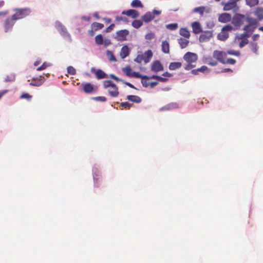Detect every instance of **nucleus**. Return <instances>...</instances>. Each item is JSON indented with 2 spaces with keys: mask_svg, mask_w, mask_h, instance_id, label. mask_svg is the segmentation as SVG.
<instances>
[{
  "mask_svg": "<svg viewBox=\"0 0 263 263\" xmlns=\"http://www.w3.org/2000/svg\"><path fill=\"white\" fill-rule=\"evenodd\" d=\"M114 26L115 25L114 24H110L108 27L106 28L105 31L106 32H109L111 31L113 29Z\"/></svg>",
  "mask_w": 263,
  "mask_h": 263,
  "instance_id": "13d9d810",
  "label": "nucleus"
},
{
  "mask_svg": "<svg viewBox=\"0 0 263 263\" xmlns=\"http://www.w3.org/2000/svg\"><path fill=\"white\" fill-rule=\"evenodd\" d=\"M141 83L142 85L145 87H147L149 86V83H147L146 81H144L143 79L142 80Z\"/></svg>",
  "mask_w": 263,
  "mask_h": 263,
  "instance_id": "e2e57ef3",
  "label": "nucleus"
},
{
  "mask_svg": "<svg viewBox=\"0 0 263 263\" xmlns=\"http://www.w3.org/2000/svg\"><path fill=\"white\" fill-rule=\"evenodd\" d=\"M249 43L248 40H242L241 41V42L239 43V47L240 48H242L245 45L248 44Z\"/></svg>",
  "mask_w": 263,
  "mask_h": 263,
  "instance_id": "3c124183",
  "label": "nucleus"
},
{
  "mask_svg": "<svg viewBox=\"0 0 263 263\" xmlns=\"http://www.w3.org/2000/svg\"><path fill=\"white\" fill-rule=\"evenodd\" d=\"M177 27L178 24L177 23L170 24L166 25V28L171 30L176 29Z\"/></svg>",
  "mask_w": 263,
  "mask_h": 263,
  "instance_id": "ea45409f",
  "label": "nucleus"
},
{
  "mask_svg": "<svg viewBox=\"0 0 263 263\" xmlns=\"http://www.w3.org/2000/svg\"><path fill=\"white\" fill-rule=\"evenodd\" d=\"M161 49L164 53H168L170 52V45L167 41H164L162 42Z\"/></svg>",
  "mask_w": 263,
  "mask_h": 263,
  "instance_id": "b1692460",
  "label": "nucleus"
},
{
  "mask_svg": "<svg viewBox=\"0 0 263 263\" xmlns=\"http://www.w3.org/2000/svg\"><path fill=\"white\" fill-rule=\"evenodd\" d=\"M127 99L133 102L140 103L142 101V99L138 96L128 95L127 96Z\"/></svg>",
  "mask_w": 263,
  "mask_h": 263,
  "instance_id": "5701e85b",
  "label": "nucleus"
},
{
  "mask_svg": "<svg viewBox=\"0 0 263 263\" xmlns=\"http://www.w3.org/2000/svg\"><path fill=\"white\" fill-rule=\"evenodd\" d=\"M15 79V75L13 74H10V75H8L6 77V78H5V81L6 82H11L14 81Z\"/></svg>",
  "mask_w": 263,
  "mask_h": 263,
  "instance_id": "58836bf2",
  "label": "nucleus"
},
{
  "mask_svg": "<svg viewBox=\"0 0 263 263\" xmlns=\"http://www.w3.org/2000/svg\"><path fill=\"white\" fill-rule=\"evenodd\" d=\"M151 69L154 72H158L163 70V67L160 61H156L153 62Z\"/></svg>",
  "mask_w": 263,
  "mask_h": 263,
  "instance_id": "f3484780",
  "label": "nucleus"
},
{
  "mask_svg": "<svg viewBox=\"0 0 263 263\" xmlns=\"http://www.w3.org/2000/svg\"><path fill=\"white\" fill-rule=\"evenodd\" d=\"M95 100L101 101V102H105L106 101V98L105 97H97L94 98Z\"/></svg>",
  "mask_w": 263,
  "mask_h": 263,
  "instance_id": "6e6d98bb",
  "label": "nucleus"
},
{
  "mask_svg": "<svg viewBox=\"0 0 263 263\" xmlns=\"http://www.w3.org/2000/svg\"><path fill=\"white\" fill-rule=\"evenodd\" d=\"M131 6L133 7H142L143 5L140 0H134L131 3Z\"/></svg>",
  "mask_w": 263,
  "mask_h": 263,
  "instance_id": "c756f323",
  "label": "nucleus"
},
{
  "mask_svg": "<svg viewBox=\"0 0 263 263\" xmlns=\"http://www.w3.org/2000/svg\"><path fill=\"white\" fill-rule=\"evenodd\" d=\"M55 27L59 33L67 41H71L70 35L67 32L66 28L60 22L55 23Z\"/></svg>",
  "mask_w": 263,
  "mask_h": 263,
  "instance_id": "20e7f679",
  "label": "nucleus"
},
{
  "mask_svg": "<svg viewBox=\"0 0 263 263\" xmlns=\"http://www.w3.org/2000/svg\"><path fill=\"white\" fill-rule=\"evenodd\" d=\"M245 16L240 14H236L232 19V23L236 26H240L243 24Z\"/></svg>",
  "mask_w": 263,
  "mask_h": 263,
  "instance_id": "6e6552de",
  "label": "nucleus"
},
{
  "mask_svg": "<svg viewBox=\"0 0 263 263\" xmlns=\"http://www.w3.org/2000/svg\"><path fill=\"white\" fill-rule=\"evenodd\" d=\"M123 72L128 77H131L132 73V69L129 66H126L123 69Z\"/></svg>",
  "mask_w": 263,
  "mask_h": 263,
  "instance_id": "e433bc0d",
  "label": "nucleus"
},
{
  "mask_svg": "<svg viewBox=\"0 0 263 263\" xmlns=\"http://www.w3.org/2000/svg\"><path fill=\"white\" fill-rule=\"evenodd\" d=\"M182 36L186 39H189L190 36V32L186 28H182Z\"/></svg>",
  "mask_w": 263,
  "mask_h": 263,
  "instance_id": "c9c22d12",
  "label": "nucleus"
},
{
  "mask_svg": "<svg viewBox=\"0 0 263 263\" xmlns=\"http://www.w3.org/2000/svg\"><path fill=\"white\" fill-rule=\"evenodd\" d=\"M95 31H95V30H94V29H93L91 28V30H89V31H88V33H89V34L90 36H93V35H95Z\"/></svg>",
  "mask_w": 263,
  "mask_h": 263,
  "instance_id": "69168bd1",
  "label": "nucleus"
},
{
  "mask_svg": "<svg viewBox=\"0 0 263 263\" xmlns=\"http://www.w3.org/2000/svg\"><path fill=\"white\" fill-rule=\"evenodd\" d=\"M116 21L117 22L123 21V22H127V18L125 17H122L120 16H117L116 17Z\"/></svg>",
  "mask_w": 263,
  "mask_h": 263,
  "instance_id": "09e8293b",
  "label": "nucleus"
},
{
  "mask_svg": "<svg viewBox=\"0 0 263 263\" xmlns=\"http://www.w3.org/2000/svg\"><path fill=\"white\" fill-rule=\"evenodd\" d=\"M129 34V31L126 29L121 30L116 32V39L119 41L126 40V36Z\"/></svg>",
  "mask_w": 263,
  "mask_h": 263,
  "instance_id": "1a4fd4ad",
  "label": "nucleus"
},
{
  "mask_svg": "<svg viewBox=\"0 0 263 263\" xmlns=\"http://www.w3.org/2000/svg\"><path fill=\"white\" fill-rule=\"evenodd\" d=\"M82 85L83 86V91L86 93H90L93 91V86L89 83H85L82 84Z\"/></svg>",
  "mask_w": 263,
  "mask_h": 263,
  "instance_id": "6ab92c4d",
  "label": "nucleus"
},
{
  "mask_svg": "<svg viewBox=\"0 0 263 263\" xmlns=\"http://www.w3.org/2000/svg\"><path fill=\"white\" fill-rule=\"evenodd\" d=\"M226 55V53L217 50L214 51L213 54V57L222 64L224 63Z\"/></svg>",
  "mask_w": 263,
  "mask_h": 263,
  "instance_id": "9d476101",
  "label": "nucleus"
},
{
  "mask_svg": "<svg viewBox=\"0 0 263 263\" xmlns=\"http://www.w3.org/2000/svg\"><path fill=\"white\" fill-rule=\"evenodd\" d=\"M229 54V55H235L237 57H239L240 55V52L238 50H234L232 49L229 50L227 51L226 54Z\"/></svg>",
  "mask_w": 263,
  "mask_h": 263,
  "instance_id": "f704fd0d",
  "label": "nucleus"
},
{
  "mask_svg": "<svg viewBox=\"0 0 263 263\" xmlns=\"http://www.w3.org/2000/svg\"><path fill=\"white\" fill-rule=\"evenodd\" d=\"M228 37L229 33L226 31H222V30L221 31L218 33L217 35L218 39L222 41L226 40Z\"/></svg>",
  "mask_w": 263,
  "mask_h": 263,
  "instance_id": "393cba45",
  "label": "nucleus"
},
{
  "mask_svg": "<svg viewBox=\"0 0 263 263\" xmlns=\"http://www.w3.org/2000/svg\"><path fill=\"white\" fill-rule=\"evenodd\" d=\"M208 64L212 66H216L217 64V61L210 59V60L208 61Z\"/></svg>",
  "mask_w": 263,
  "mask_h": 263,
  "instance_id": "5fc2aeb1",
  "label": "nucleus"
},
{
  "mask_svg": "<svg viewBox=\"0 0 263 263\" xmlns=\"http://www.w3.org/2000/svg\"><path fill=\"white\" fill-rule=\"evenodd\" d=\"M183 59L187 63L184 67V69L186 70H190L195 67V65L193 64L197 61L198 56L195 53L188 52L184 55Z\"/></svg>",
  "mask_w": 263,
  "mask_h": 263,
  "instance_id": "f257e3e1",
  "label": "nucleus"
},
{
  "mask_svg": "<svg viewBox=\"0 0 263 263\" xmlns=\"http://www.w3.org/2000/svg\"><path fill=\"white\" fill-rule=\"evenodd\" d=\"M158 84V83L157 82H152L149 83V86H151V87L153 88L155 87V86L157 85Z\"/></svg>",
  "mask_w": 263,
  "mask_h": 263,
  "instance_id": "0e129e2a",
  "label": "nucleus"
},
{
  "mask_svg": "<svg viewBox=\"0 0 263 263\" xmlns=\"http://www.w3.org/2000/svg\"><path fill=\"white\" fill-rule=\"evenodd\" d=\"M131 77H135L137 78H141L142 79H149V78L147 76H142L138 72H132V74Z\"/></svg>",
  "mask_w": 263,
  "mask_h": 263,
  "instance_id": "473e14b6",
  "label": "nucleus"
},
{
  "mask_svg": "<svg viewBox=\"0 0 263 263\" xmlns=\"http://www.w3.org/2000/svg\"><path fill=\"white\" fill-rule=\"evenodd\" d=\"M110 77L111 79H114V80H116V81H121V82H123V80L119 79V78H118L117 77H116L115 75H114V74H110Z\"/></svg>",
  "mask_w": 263,
  "mask_h": 263,
  "instance_id": "bf43d9fd",
  "label": "nucleus"
},
{
  "mask_svg": "<svg viewBox=\"0 0 263 263\" xmlns=\"http://www.w3.org/2000/svg\"><path fill=\"white\" fill-rule=\"evenodd\" d=\"M246 4L250 7H254L258 5L259 3L258 0H246Z\"/></svg>",
  "mask_w": 263,
  "mask_h": 263,
  "instance_id": "2f4dec72",
  "label": "nucleus"
},
{
  "mask_svg": "<svg viewBox=\"0 0 263 263\" xmlns=\"http://www.w3.org/2000/svg\"><path fill=\"white\" fill-rule=\"evenodd\" d=\"M155 37V34L153 32H148L145 35V39L148 42L151 41Z\"/></svg>",
  "mask_w": 263,
  "mask_h": 263,
  "instance_id": "a19ab883",
  "label": "nucleus"
},
{
  "mask_svg": "<svg viewBox=\"0 0 263 263\" xmlns=\"http://www.w3.org/2000/svg\"><path fill=\"white\" fill-rule=\"evenodd\" d=\"M250 34H248L247 33H246V32H244L243 33H242L238 37V38L239 39H240L241 40H248L247 38V37H249L250 36Z\"/></svg>",
  "mask_w": 263,
  "mask_h": 263,
  "instance_id": "a18cd8bd",
  "label": "nucleus"
},
{
  "mask_svg": "<svg viewBox=\"0 0 263 263\" xmlns=\"http://www.w3.org/2000/svg\"><path fill=\"white\" fill-rule=\"evenodd\" d=\"M104 45L107 46L111 44V42L109 39H105L104 42Z\"/></svg>",
  "mask_w": 263,
  "mask_h": 263,
  "instance_id": "680f3d73",
  "label": "nucleus"
},
{
  "mask_svg": "<svg viewBox=\"0 0 263 263\" xmlns=\"http://www.w3.org/2000/svg\"><path fill=\"white\" fill-rule=\"evenodd\" d=\"M49 66H50V65L49 64H48L46 62H44L41 66H40V67H39L36 68V70L41 71V70H44V69H46L47 67H48Z\"/></svg>",
  "mask_w": 263,
  "mask_h": 263,
  "instance_id": "37998d69",
  "label": "nucleus"
},
{
  "mask_svg": "<svg viewBox=\"0 0 263 263\" xmlns=\"http://www.w3.org/2000/svg\"><path fill=\"white\" fill-rule=\"evenodd\" d=\"M249 47L250 49L255 54H258V45L256 42H251L249 44Z\"/></svg>",
  "mask_w": 263,
  "mask_h": 263,
  "instance_id": "a878e982",
  "label": "nucleus"
},
{
  "mask_svg": "<svg viewBox=\"0 0 263 263\" xmlns=\"http://www.w3.org/2000/svg\"><path fill=\"white\" fill-rule=\"evenodd\" d=\"M107 55L108 56L109 60L110 61H114V62L116 61V59L115 56L114 55L113 53L111 51L107 50Z\"/></svg>",
  "mask_w": 263,
  "mask_h": 263,
  "instance_id": "4c0bfd02",
  "label": "nucleus"
},
{
  "mask_svg": "<svg viewBox=\"0 0 263 263\" xmlns=\"http://www.w3.org/2000/svg\"><path fill=\"white\" fill-rule=\"evenodd\" d=\"M248 22L249 24L244 27L243 30L251 35L257 27V22L255 19L252 18H248Z\"/></svg>",
  "mask_w": 263,
  "mask_h": 263,
  "instance_id": "39448f33",
  "label": "nucleus"
},
{
  "mask_svg": "<svg viewBox=\"0 0 263 263\" xmlns=\"http://www.w3.org/2000/svg\"><path fill=\"white\" fill-rule=\"evenodd\" d=\"M236 61L235 59L229 58L227 60H224V63H223V64H229L231 65H234L236 63Z\"/></svg>",
  "mask_w": 263,
  "mask_h": 263,
  "instance_id": "c03bdc74",
  "label": "nucleus"
},
{
  "mask_svg": "<svg viewBox=\"0 0 263 263\" xmlns=\"http://www.w3.org/2000/svg\"><path fill=\"white\" fill-rule=\"evenodd\" d=\"M259 37V35L258 34H255L252 36V39L254 41L257 40Z\"/></svg>",
  "mask_w": 263,
  "mask_h": 263,
  "instance_id": "774afa93",
  "label": "nucleus"
},
{
  "mask_svg": "<svg viewBox=\"0 0 263 263\" xmlns=\"http://www.w3.org/2000/svg\"><path fill=\"white\" fill-rule=\"evenodd\" d=\"M45 79L43 77L40 76V78H32V82L30 83V86L39 87L42 85L44 83Z\"/></svg>",
  "mask_w": 263,
  "mask_h": 263,
  "instance_id": "ddd939ff",
  "label": "nucleus"
},
{
  "mask_svg": "<svg viewBox=\"0 0 263 263\" xmlns=\"http://www.w3.org/2000/svg\"><path fill=\"white\" fill-rule=\"evenodd\" d=\"M122 14L126 15L128 16H131L133 18H137L139 16V12L134 9H129L126 11H123Z\"/></svg>",
  "mask_w": 263,
  "mask_h": 263,
  "instance_id": "4468645a",
  "label": "nucleus"
},
{
  "mask_svg": "<svg viewBox=\"0 0 263 263\" xmlns=\"http://www.w3.org/2000/svg\"><path fill=\"white\" fill-rule=\"evenodd\" d=\"M125 85H126L127 86H128V87L132 88H133V89H136V88L131 83H129V82H124L123 81V82Z\"/></svg>",
  "mask_w": 263,
  "mask_h": 263,
  "instance_id": "052dcab7",
  "label": "nucleus"
},
{
  "mask_svg": "<svg viewBox=\"0 0 263 263\" xmlns=\"http://www.w3.org/2000/svg\"><path fill=\"white\" fill-rule=\"evenodd\" d=\"M193 32L195 34H199L202 32V29L200 24L198 22H194L191 24Z\"/></svg>",
  "mask_w": 263,
  "mask_h": 263,
  "instance_id": "2eb2a0df",
  "label": "nucleus"
},
{
  "mask_svg": "<svg viewBox=\"0 0 263 263\" xmlns=\"http://www.w3.org/2000/svg\"><path fill=\"white\" fill-rule=\"evenodd\" d=\"M121 105L122 107L127 109H129L132 106V104L127 102L121 103Z\"/></svg>",
  "mask_w": 263,
  "mask_h": 263,
  "instance_id": "de8ad7c7",
  "label": "nucleus"
},
{
  "mask_svg": "<svg viewBox=\"0 0 263 263\" xmlns=\"http://www.w3.org/2000/svg\"><path fill=\"white\" fill-rule=\"evenodd\" d=\"M233 29V27L231 25H227L226 26H224L222 28V31H226L227 32H228V31H230L231 30H232Z\"/></svg>",
  "mask_w": 263,
  "mask_h": 263,
  "instance_id": "49530a36",
  "label": "nucleus"
},
{
  "mask_svg": "<svg viewBox=\"0 0 263 263\" xmlns=\"http://www.w3.org/2000/svg\"><path fill=\"white\" fill-rule=\"evenodd\" d=\"M232 17L231 14L227 13H223L220 14L218 17V21L220 22L226 23L231 21Z\"/></svg>",
  "mask_w": 263,
  "mask_h": 263,
  "instance_id": "dca6fc26",
  "label": "nucleus"
},
{
  "mask_svg": "<svg viewBox=\"0 0 263 263\" xmlns=\"http://www.w3.org/2000/svg\"><path fill=\"white\" fill-rule=\"evenodd\" d=\"M181 67L180 62H172L169 65V69L172 70L179 68Z\"/></svg>",
  "mask_w": 263,
  "mask_h": 263,
  "instance_id": "cd10ccee",
  "label": "nucleus"
},
{
  "mask_svg": "<svg viewBox=\"0 0 263 263\" xmlns=\"http://www.w3.org/2000/svg\"><path fill=\"white\" fill-rule=\"evenodd\" d=\"M129 52H130V49H129L128 46L126 45L123 46L122 47V48L121 49L120 53L121 58L122 59L125 58L129 55Z\"/></svg>",
  "mask_w": 263,
  "mask_h": 263,
  "instance_id": "a211bd4d",
  "label": "nucleus"
},
{
  "mask_svg": "<svg viewBox=\"0 0 263 263\" xmlns=\"http://www.w3.org/2000/svg\"><path fill=\"white\" fill-rule=\"evenodd\" d=\"M154 18V15L150 12H146L142 17V20L148 23L151 21Z\"/></svg>",
  "mask_w": 263,
  "mask_h": 263,
  "instance_id": "4be33fe9",
  "label": "nucleus"
},
{
  "mask_svg": "<svg viewBox=\"0 0 263 263\" xmlns=\"http://www.w3.org/2000/svg\"><path fill=\"white\" fill-rule=\"evenodd\" d=\"M208 70V67L206 66H202L199 68H197L198 72H204Z\"/></svg>",
  "mask_w": 263,
  "mask_h": 263,
  "instance_id": "4d7b16f0",
  "label": "nucleus"
},
{
  "mask_svg": "<svg viewBox=\"0 0 263 263\" xmlns=\"http://www.w3.org/2000/svg\"><path fill=\"white\" fill-rule=\"evenodd\" d=\"M143 61V57L141 55H138L135 59V61L138 63H141Z\"/></svg>",
  "mask_w": 263,
  "mask_h": 263,
  "instance_id": "864d4df0",
  "label": "nucleus"
},
{
  "mask_svg": "<svg viewBox=\"0 0 263 263\" xmlns=\"http://www.w3.org/2000/svg\"><path fill=\"white\" fill-rule=\"evenodd\" d=\"M95 42L97 45H102L103 44V39L101 34H98L95 37Z\"/></svg>",
  "mask_w": 263,
  "mask_h": 263,
  "instance_id": "72a5a7b5",
  "label": "nucleus"
},
{
  "mask_svg": "<svg viewBox=\"0 0 263 263\" xmlns=\"http://www.w3.org/2000/svg\"><path fill=\"white\" fill-rule=\"evenodd\" d=\"M15 20L12 18V16L7 18L4 22V28L6 32L11 30L13 26L14 25Z\"/></svg>",
  "mask_w": 263,
  "mask_h": 263,
  "instance_id": "423d86ee",
  "label": "nucleus"
},
{
  "mask_svg": "<svg viewBox=\"0 0 263 263\" xmlns=\"http://www.w3.org/2000/svg\"><path fill=\"white\" fill-rule=\"evenodd\" d=\"M103 87L105 89H106L109 87H110L111 89H114V91L108 90V93L111 97H117L119 95V92L118 91V88L117 86L115 84H114L111 81H104L103 82Z\"/></svg>",
  "mask_w": 263,
  "mask_h": 263,
  "instance_id": "f03ea898",
  "label": "nucleus"
},
{
  "mask_svg": "<svg viewBox=\"0 0 263 263\" xmlns=\"http://www.w3.org/2000/svg\"><path fill=\"white\" fill-rule=\"evenodd\" d=\"M212 32L211 31H205L202 32L199 37L200 42H204L208 41L212 36Z\"/></svg>",
  "mask_w": 263,
  "mask_h": 263,
  "instance_id": "9b49d317",
  "label": "nucleus"
},
{
  "mask_svg": "<svg viewBox=\"0 0 263 263\" xmlns=\"http://www.w3.org/2000/svg\"><path fill=\"white\" fill-rule=\"evenodd\" d=\"M91 27L96 31L98 30L102 29L104 27V25L100 23L94 22L91 25Z\"/></svg>",
  "mask_w": 263,
  "mask_h": 263,
  "instance_id": "bb28decb",
  "label": "nucleus"
},
{
  "mask_svg": "<svg viewBox=\"0 0 263 263\" xmlns=\"http://www.w3.org/2000/svg\"><path fill=\"white\" fill-rule=\"evenodd\" d=\"M91 71L95 74L97 79L98 80L107 78L108 77L107 74L101 69H98L96 70L94 68H92Z\"/></svg>",
  "mask_w": 263,
  "mask_h": 263,
  "instance_id": "f8f14e48",
  "label": "nucleus"
},
{
  "mask_svg": "<svg viewBox=\"0 0 263 263\" xmlns=\"http://www.w3.org/2000/svg\"><path fill=\"white\" fill-rule=\"evenodd\" d=\"M254 13L258 20L261 21L263 20V8L258 7L254 11Z\"/></svg>",
  "mask_w": 263,
  "mask_h": 263,
  "instance_id": "412c9836",
  "label": "nucleus"
},
{
  "mask_svg": "<svg viewBox=\"0 0 263 263\" xmlns=\"http://www.w3.org/2000/svg\"><path fill=\"white\" fill-rule=\"evenodd\" d=\"M189 41L187 39H182V48H185L189 44Z\"/></svg>",
  "mask_w": 263,
  "mask_h": 263,
  "instance_id": "8fccbe9b",
  "label": "nucleus"
},
{
  "mask_svg": "<svg viewBox=\"0 0 263 263\" xmlns=\"http://www.w3.org/2000/svg\"><path fill=\"white\" fill-rule=\"evenodd\" d=\"M103 20L104 21L105 23L106 24H109L111 21V18H108V17L103 18Z\"/></svg>",
  "mask_w": 263,
  "mask_h": 263,
  "instance_id": "338daca9",
  "label": "nucleus"
},
{
  "mask_svg": "<svg viewBox=\"0 0 263 263\" xmlns=\"http://www.w3.org/2000/svg\"><path fill=\"white\" fill-rule=\"evenodd\" d=\"M205 8L203 6L197 7L194 9L193 12L195 13H198L200 15H202L204 12L205 11Z\"/></svg>",
  "mask_w": 263,
  "mask_h": 263,
  "instance_id": "7c9ffc66",
  "label": "nucleus"
},
{
  "mask_svg": "<svg viewBox=\"0 0 263 263\" xmlns=\"http://www.w3.org/2000/svg\"><path fill=\"white\" fill-rule=\"evenodd\" d=\"M15 13L12 15V18L15 21L22 19L29 15L31 10L29 8H25L15 9Z\"/></svg>",
  "mask_w": 263,
  "mask_h": 263,
  "instance_id": "7ed1b4c3",
  "label": "nucleus"
},
{
  "mask_svg": "<svg viewBox=\"0 0 263 263\" xmlns=\"http://www.w3.org/2000/svg\"><path fill=\"white\" fill-rule=\"evenodd\" d=\"M143 24L141 20H136L133 21L132 25L133 27L135 28H140Z\"/></svg>",
  "mask_w": 263,
  "mask_h": 263,
  "instance_id": "c85d7f7f",
  "label": "nucleus"
},
{
  "mask_svg": "<svg viewBox=\"0 0 263 263\" xmlns=\"http://www.w3.org/2000/svg\"><path fill=\"white\" fill-rule=\"evenodd\" d=\"M233 9L235 11H237L239 9V7L237 6V4L234 0H229L223 6L224 11H229Z\"/></svg>",
  "mask_w": 263,
  "mask_h": 263,
  "instance_id": "0eeeda50",
  "label": "nucleus"
},
{
  "mask_svg": "<svg viewBox=\"0 0 263 263\" xmlns=\"http://www.w3.org/2000/svg\"><path fill=\"white\" fill-rule=\"evenodd\" d=\"M142 56L143 57V61L144 63H147L150 61V60L153 56L152 51L151 50H148L145 51Z\"/></svg>",
  "mask_w": 263,
  "mask_h": 263,
  "instance_id": "aec40b11",
  "label": "nucleus"
},
{
  "mask_svg": "<svg viewBox=\"0 0 263 263\" xmlns=\"http://www.w3.org/2000/svg\"><path fill=\"white\" fill-rule=\"evenodd\" d=\"M67 70V72L71 75H74L76 73V69L72 66H68Z\"/></svg>",
  "mask_w": 263,
  "mask_h": 263,
  "instance_id": "79ce46f5",
  "label": "nucleus"
},
{
  "mask_svg": "<svg viewBox=\"0 0 263 263\" xmlns=\"http://www.w3.org/2000/svg\"><path fill=\"white\" fill-rule=\"evenodd\" d=\"M31 98H32V96L27 93H23L21 96V99H26L27 100H30L31 99Z\"/></svg>",
  "mask_w": 263,
  "mask_h": 263,
  "instance_id": "603ef678",
  "label": "nucleus"
}]
</instances>
